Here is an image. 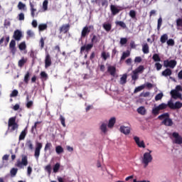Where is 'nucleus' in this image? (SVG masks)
<instances>
[{
	"label": "nucleus",
	"instance_id": "obj_37",
	"mask_svg": "<svg viewBox=\"0 0 182 182\" xmlns=\"http://www.w3.org/2000/svg\"><path fill=\"white\" fill-rule=\"evenodd\" d=\"M42 122H36L34 124V126L32 127L31 132L32 133H34L35 131H36V129L39 127V124H41Z\"/></svg>",
	"mask_w": 182,
	"mask_h": 182
},
{
	"label": "nucleus",
	"instance_id": "obj_3",
	"mask_svg": "<svg viewBox=\"0 0 182 182\" xmlns=\"http://www.w3.org/2000/svg\"><path fill=\"white\" fill-rule=\"evenodd\" d=\"M127 8L122 6H116L115 5L109 6V10L111 11L112 16H116L119 14V12Z\"/></svg>",
	"mask_w": 182,
	"mask_h": 182
},
{
	"label": "nucleus",
	"instance_id": "obj_49",
	"mask_svg": "<svg viewBox=\"0 0 182 182\" xmlns=\"http://www.w3.org/2000/svg\"><path fill=\"white\" fill-rule=\"evenodd\" d=\"M30 73L29 72L26 73V75H24V82L28 84L29 82Z\"/></svg>",
	"mask_w": 182,
	"mask_h": 182
},
{
	"label": "nucleus",
	"instance_id": "obj_56",
	"mask_svg": "<svg viewBox=\"0 0 182 182\" xmlns=\"http://www.w3.org/2000/svg\"><path fill=\"white\" fill-rule=\"evenodd\" d=\"M167 107H169L171 109H174V106H175V103L173 104V102L169 101L168 102V103L166 104Z\"/></svg>",
	"mask_w": 182,
	"mask_h": 182
},
{
	"label": "nucleus",
	"instance_id": "obj_24",
	"mask_svg": "<svg viewBox=\"0 0 182 182\" xmlns=\"http://www.w3.org/2000/svg\"><path fill=\"white\" fill-rule=\"evenodd\" d=\"M30 9H31V16L34 18L35 17V12H36V9L34 8V4L30 1Z\"/></svg>",
	"mask_w": 182,
	"mask_h": 182
},
{
	"label": "nucleus",
	"instance_id": "obj_20",
	"mask_svg": "<svg viewBox=\"0 0 182 182\" xmlns=\"http://www.w3.org/2000/svg\"><path fill=\"white\" fill-rule=\"evenodd\" d=\"M169 118V114L168 112L161 114L158 117L159 120H166V119H170Z\"/></svg>",
	"mask_w": 182,
	"mask_h": 182
},
{
	"label": "nucleus",
	"instance_id": "obj_36",
	"mask_svg": "<svg viewBox=\"0 0 182 182\" xmlns=\"http://www.w3.org/2000/svg\"><path fill=\"white\" fill-rule=\"evenodd\" d=\"M162 109H159V108H152V111L151 113L153 115L157 116L159 114H160V111H161Z\"/></svg>",
	"mask_w": 182,
	"mask_h": 182
},
{
	"label": "nucleus",
	"instance_id": "obj_23",
	"mask_svg": "<svg viewBox=\"0 0 182 182\" xmlns=\"http://www.w3.org/2000/svg\"><path fill=\"white\" fill-rule=\"evenodd\" d=\"M168 41V36H167V34H163L162 36H161V38H160L161 43L164 44Z\"/></svg>",
	"mask_w": 182,
	"mask_h": 182
},
{
	"label": "nucleus",
	"instance_id": "obj_13",
	"mask_svg": "<svg viewBox=\"0 0 182 182\" xmlns=\"http://www.w3.org/2000/svg\"><path fill=\"white\" fill-rule=\"evenodd\" d=\"M31 99V95L26 94V107L28 109H31L33 107V101L30 100Z\"/></svg>",
	"mask_w": 182,
	"mask_h": 182
},
{
	"label": "nucleus",
	"instance_id": "obj_33",
	"mask_svg": "<svg viewBox=\"0 0 182 182\" xmlns=\"http://www.w3.org/2000/svg\"><path fill=\"white\" fill-rule=\"evenodd\" d=\"M64 152V149H63V148H62V146H55V153L57 154H61L62 153H63Z\"/></svg>",
	"mask_w": 182,
	"mask_h": 182
},
{
	"label": "nucleus",
	"instance_id": "obj_41",
	"mask_svg": "<svg viewBox=\"0 0 182 182\" xmlns=\"http://www.w3.org/2000/svg\"><path fill=\"white\" fill-rule=\"evenodd\" d=\"M102 58L104 59V60H107L109 58H110V54L109 53L102 52Z\"/></svg>",
	"mask_w": 182,
	"mask_h": 182
},
{
	"label": "nucleus",
	"instance_id": "obj_27",
	"mask_svg": "<svg viewBox=\"0 0 182 182\" xmlns=\"http://www.w3.org/2000/svg\"><path fill=\"white\" fill-rule=\"evenodd\" d=\"M130 56V51L127 50L126 52L122 53V55L120 58V61L124 60Z\"/></svg>",
	"mask_w": 182,
	"mask_h": 182
},
{
	"label": "nucleus",
	"instance_id": "obj_2",
	"mask_svg": "<svg viewBox=\"0 0 182 182\" xmlns=\"http://www.w3.org/2000/svg\"><path fill=\"white\" fill-rule=\"evenodd\" d=\"M149 152H145L143 154L142 158V164H144V168L147 167L149 166V163H151L153 161V156H151V151H149Z\"/></svg>",
	"mask_w": 182,
	"mask_h": 182
},
{
	"label": "nucleus",
	"instance_id": "obj_22",
	"mask_svg": "<svg viewBox=\"0 0 182 182\" xmlns=\"http://www.w3.org/2000/svg\"><path fill=\"white\" fill-rule=\"evenodd\" d=\"M142 52H143V53H144V54H149V44L144 43V44L142 46Z\"/></svg>",
	"mask_w": 182,
	"mask_h": 182
},
{
	"label": "nucleus",
	"instance_id": "obj_62",
	"mask_svg": "<svg viewBox=\"0 0 182 182\" xmlns=\"http://www.w3.org/2000/svg\"><path fill=\"white\" fill-rule=\"evenodd\" d=\"M128 40L126 38H120V45H126Z\"/></svg>",
	"mask_w": 182,
	"mask_h": 182
},
{
	"label": "nucleus",
	"instance_id": "obj_45",
	"mask_svg": "<svg viewBox=\"0 0 182 182\" xmlns=\"http://www.w3.org/2000/svg\"><path fill=\"white\" fill-rule=\"evenodd\" d=\"M26 147L30 150L33 149V144H32V141H31V140H28V141H26Z\"/></svg>",
	"mask_w": 182,
	"mask_h": 182
},
{
	"label": "nucleus",
	"instance_id": "obj_8",
	"mask_svg": "<svg viewBox=\"0 0 182 182\" xmlns=\"http://www.w3.org/2000/svg\"><path fill=\"white\" fill-rule=\"evenodd\" d=\"M134 141H135V143L138 147L140 148H146V144H144V141H140V139L139 136H134Z\"/></svg>",
	"mask_w": 182,
	"mask_h": 182
},
{
	"label": "nucleus",
	"instance_id": "obj_47",
	"mask_svg": "<svg viewBox=\"0 0 182 182\" xmlns=\"http://www.w3.org/2000/svg\"><path fill=\"white\" fill-rule=\"evenodd\" d=\"M115 23H116V25L119 26L120 27H122L124 29L127 28V25H126V23H124V21H117Z\"/></svg>",
	"mask_w": 182,
	"mask_h": 182
},
{
	"label": "nucleus",
	"instance_id": "obj_11",
	"mask_svg": "<svg viewBox=\"0 0 182 182\" xmlns=\"http://www.w3.org/2000/svg\"><path fill=\"white\" fill-rule=\"evenodd\" d=\"M10 41V37L9 36H5L1 37V40H0V46H3V43L4 46H7L8 43H9Z\"/></svg>",
	"mask_w": 182,
	"mask_h": 182
},
{
	"label": "nucleus",
	"instance_id": "obj_46",
	"mask_svg": "<svg viewBox=\"0 0 182 182\" xmlns=\"http://www.w3.org/2000/svg\"><path fill=\"white\" fill-rule=\"evenodd\" d=\"M182 108V103L180 102H176L173 109H178Z\"/></svg>",
	"mask_w": 182,
	"mask_h": 182
},
{
	"label": "nucleus",
	"instance_id": "obj_26",
	"mask_svg": "<svg viewBox=\"0 0 182 182\" xmlns=\"http://www.w3.org/2000/svg\"><path fill=\"white\" fill-rule=\"evenodd\" d=\"M51 149H52V143H46V146H44V152H46L48 151H50V154H52Z\"/></svg>",
	"mask_w": 182,
	"mask_h": 182
},
{
	"label": "nucleus",
	"instance_id": "obj_25",
	"mask_svg": "<svg viewBox=\"0 0 182 182\" xmlns=\"http://www.w3.org/2000/svg\"><path fill=\"white\" fill-rule=\"evenodd\" d=\"M48 28V25L46 23H40L38 25V31L39 32H43Z\"/></svg>",
	"mask_w": 182,
	"mask_h": 182
},
{
	"label": "nucleus",
	"instance_id": "obj_15",
	"mask_svg": "<svg viewBox=\"0 0 182 182\" xmlns=\"http://www.w3.org/2000/svg\"><path fill=\"white\" fill-rule=\"evenodd\" d=\"M119 131L125 135L130 134V128L129 127L122 126L120 127Z\"/></svg>",
	"mask_w": 182,
	"mask_h": 182
},
{
	"label": "nucleus",
	"instance_id": "obj_60",
	"mask_svg": "<svg viewBox=\"0 0 182 182\" xmlns=\"http://www.w3.org/2000/svg\"><path fill=\"white\" fill-rule=\"evenodd\" d=\"M134 62H135V63H141V62H142V58H141V57H140V56H136V57L135 58V60H134Z\"/></svg>",
	"mask_w": 182,
	"mask_h": 182
},
{
	"label": "nucleus",
	"instance_id": "obj_12",
	"mask_svg": "<svg viewBox=\"0 0 182 182\" xmlns=\"http://www.w3.org/2000/svg\"><path fill=\"white\" fill-rule=\"evenodd\" d=\"M93 48V43H89L81 46V53L86 50L87 53L89 52Z\"/></svg>",
	"mask_w": 182,
	"mask_h": 182
},
{
	"label": "nucleus",
	"instance_id": "obj_64",
	"mask_svg": "<svg viewBox=\"0 0 182 182\" xmlns=\"http://www.w3.org/2000/svg\"><path fill=\"white\" fill-rule=\"evenodd\" d=\"M23 165V156H21V161H17V167H21Z\"/></svg>",
	"mask_w": 182,
	"mask_h": 182
},
{
	"label": "nucleus",
	"instance_id": "obj_43",
	"mask_svg": "<svg viewBox=\"0 0 182 182\" xmlns=\"http://www.w3.org/2000/svg\"><path fill=\"white\" fill-rule=\"evenodd\" d=\"M127 74H124L122 77H120V82H122V85H124L127 83Z\"/></svg>",
	"mask_w": 182,
	"mask_h": 182
},
{
	"label": "nucleus",
	"instance_id": "obj_40",
	"mask_svg": "<svg viewBox=\"0 0 182 182\" xmlns=\"http://www.w3.org/2000/svg\"><path fill=\"white\" fill-rule=\"evenodd\" d=\"M155 108L164 110L167 108V105L165 103H161V105H159V106H156Z\"/></svg>",
	"mask_w": 182,
	"mask_h": 182
},
{
	"label": "nucleus",
	"instance_id": "obj_14",
	"mask_svg": "<svg viewBox=\"0 0 182 182\" xmlns=\"http://www.w3.org/2000/svg\"><path fill=\"white\" fill-rule=\"evenodd\" d=\"M68 31H70V24L62 25V26L60 27V33H63L64 34H66Z\"/></svg>",
	"mask_w": 182,
	"mask_h": 182
},
{
	"label": "nucleus",
	"instance_id": "obj_55",
	"mask_svg": "<svg viewBox=\"0 0 182 182\" xmlns=\"http://www.w3.org/2000/svg\"><path fill=\"white\" fill-rule=\"evenodd\" d=\"M176 26L182 28V18L176 19Z\"/></svg>",
	"mask_w": 182,
	"mask_h": 182
},
{
	"label": "nucleus",
	"instance_id": "obj_17",
	"mask_svg": "<svg viewBox=\"0 0 182 182\" xmlns=\"http://www.w3.org/2000/svg\"><path fill=\"white\" fill-rule=\"evenodd\" d=\"M173 74V71L170 68H166L162 72L161 75L163 77H170Z\"/></svg>",
	"mask_w": 182,
	"mask_h": 182
},
{
	"label": "nucleus",
	"instance_id": "obj_59",
	"mask_svg": "<svg viewBox=\"0 0 182 182\" xmlns=\"http://www.w3.org/2000/svg\"><path fill=\"white\" fill-rule=\"evenodd\" d=\"M60 121L61 122L62 126H63V127H65V118H64V117L60 116Z\"/></svg>",
	"mask_w": 182,
	"mask_h": 182
},
{
	"label": "nucleus",
	"instance_id": "obj_29",
	"mask_svg": "<svg viewBox=\"0 0 182 182\" xmlns=\"http://www.w3.org/2000/svg\"><path fill=\"white\" fill-rule=\"evenodd\" d=\"M176 66V60H168V68L173 69Z\"/></svg>",
	"mask_w": 182,
	"mask_h": 182
},
{
	"label": "nucleus",
	"instance_id": "obj_38",
	"mask_svg": "<svg viewBox=\"0 0 182 182\" xmlns=\"http://www.w3.org/2000/svg\"><path fill=\"white\" fill-rule=\"evenodd\" d=\"M16 173H18V168H13L10 171L11 177H15Z\"/></svg>",
	"mask_w": 182,
	"mask_h": 182
},
{
	"label": "nucleus",
	"instance_id": "obj_54",
	"mask_svg": "<svg viewBox=\"0 0 182 182\" xmlns=\"http://www.w3.org/2000/svg\"><path fill=\"white\" fill-rule=\"evenodd\" d=\"M162 26V18L160 17L158 18V26H157V29L158 31L160 30V28H161Z\"/></svg>",
	"mask_w": 182,
	"mask_h": 182
},
{
	"label": "nucleus",
	"instance_id": "obj_4",
	"mask_svg": "<svg viewBox=\"0 0 182 182\" xmlns=\"http://www.w3.org/2000/svg\"><path fill=\"white\" fill-rule=\"evenodd\" d=\"M43 149V143L36 142V147L35 148L34 151V157L36 160H38L39 156H41V150Z\"/></svg>",
	"mask_w": 182,
	"mask_h": 182
},
{
	"label": "nucleus",
	"instance_id": "obj_7",
	"mask_svg": "<svg viewBox=\"0 0 182 182\" xmlns=\"http://www.w3.org/2000/svg\"><path fill=\"white\" fill-rule=\"evenodd\" d=\"M21 37H23V33L19 30H16L13 33V38H14V41H21Z\"/></svg>",
	"mask_w": 182,
	"mask_h": 182
},
{
	"label": "nucleus",
	"instance_id": "obj_28",
	"mask_svg": "<svg viewBox=\"0 0 182 182\" xmlns=\"http://www.w3.org/2000/svg\"><path fill=\"white\" fill-rule=\"evenodd\" d=\"M152 60H154V61L156 62V63L161 62V58H160V56L159 55V54L154 53V54L152 55Z\"/></svg>",
	"mask_w": 182,
	"mask_h": 182
},
{
	"label": "nucleus",
	"instance_id": "obj_5",
	"mask_svg": "<svg viewBox=\"0 0 182 182\" xmlns=\"http://www.w3.org/2000/svg\"><path fill=\"white\" fill-rule=\"evenodd\" d=\"M172 137L174 138L173 143L176 144H182V136L178 132L172 133Z\"/></svg>",
	"mask_w": 182,
	"mask_h": 182
},
{
	"label": "nucleus",
	"instance_id": "obj_31",
	"mask_svg": "<svg viewBox=\"0 0 182 182\" xmlns=\"http://www.w3.org/2000/svg\"><path fill=\"white\" fill-rule=\"evenodd\" d=\"M59 169H60V164L55 163V166H53V171L55 173H58Z\"/></svg>",
	"mask_w": 182,
	"mask_h": 182
},
{
	"label": "nucleus",
	"instance_id": "obj_21",
	"mask_svg": "<svg viewBox=\"0 0 182 182\" xmlns=\"http://www.w3.org/2000/svg\"><path fill=\"white\" fill-rule=\"evenodd\" d=\"M115 123H116V118L114 117L110 118L108 123V127L109 129L112 128L114 126Z\"/></svg>",
	"mask_w": 182,
	"mask_h": 182
},
{
	"label": "nucleus",
	"instance_id": "obj_30",
	"mask_svg": "<svg viewBox=\"0 0 182 182\" xmlns=\"http://www.w3.org/2000/svg\"><path fill=\"white\" fill-rule=\"evenodd\" d=\"M136 112L139 113L141 115H144L146 114V108L141 106L136 109Z\"/></svg>",
	"mask_w": 182,
	"mask_h": 182
},
{
	"label": "nucleus",
	"instance_id": "obj_48",
	"mask_svg": "<svg viewBox=\"0 0 182 182\" xmlns=\"http://www.w3.org/2000/svg\"><path fill=\"white\" fill-rule=\"evenodd\" d=\"M162 98H163V93L161 92L156 95V97H154V100L158 102L159 100H161Z\"/></svg>",
	"mask_w": 182,
	"mask_h": 182
},
{
	"label": "nucleus",
	"instance_id": "obj_50",
	"mask_svg": "<svg viewBox=\"0 0 182 182\" xmlns=\"http://www.w3.org/2000/svg\"><path fill=\"white\" fill-rule=\"evenodd\" d=\"M48 78V74L46 73L45 71H42L40 73V79H47Z\"/></svg>",
	"mask_w": 182,
	"mask_h": 182
},
{
	"label": "nucleus",
	"instance_id": "obj_44",
	"mask_svg": "<svg viewBox=\"0 0 182 182\" xmlns=\"http://www.w3.org/2000/svg\"><path fill=\"white\" fill-rule=\"evenodd\" d=\"M48 1L44 0L43 4L42 5V9H43V11H48Z\"/></svg>",
	"mask_w": 182,
	"mask_h": 182
},
{
	"label": "nucleus",
	"instance_id": "obj_35",
	"mask_svg": "<svg viewBox=\"0 0 182 182\" xmlns=\"http://www.w3.org/2000/svg\"><path fill=\"white\" fill-rule=\"evenodd\" d=\"M34 36L35 34L32 31L28 30V31H26V39L32 38Z\"/></svg>",
	"mask_w": 182,
	"mask_h": 182
},
{
	"label": "nucleus",
	"instance_id": "obj_53",
	"mask_svg": "<svg viewBox=\"0 0 182 182\" xmlns=\"http://www.w3.org/2000/svg\"><path fill=\"white\" fill-rule=\"evenodd\" d=\"M18 95V91L16 90H14L12 91V92H11L10 94V97H17Z\"/></svg>",
	"mask_w": 182,
	"mask_h": 182
},
{
	"label": "nucleus",
	"instance_id": "obj_10",
	"mask_svg": "<svg viewBox=\"0 0 182 182\" xmlns=\"http://www.w3.org/2000/svg\"><path fill=\"white\" fill-rule=\"evenodd\" d=\"M170 95H171L172 98H173L174 100H176V99L182 100V95L178 91L171 90L170 92Z\"/></svg>",
	"mask_w": 182,
	"mask_h": 182
},
{
	"label": "nucleus",
	"instance_id": "obj_51",
	"mask_svg": "<svg viewBox=\"0 0 182 182\" xmlns=\"http://www.w3.org/2000/svg\"><path fill=\"white\" fill-rule=\"evenodd\" d=\"M166 43L168 46H174V40L173 38H169L167 41Z\"/></svg>",
	"mask_w": 182,
	"mask_h": 182
},
{
	"label": "nucleus",
	"instance_id": "obj_42",
	"mask_svg": "<svg viewBox=\"0 0 182 182\" xmlns=\"http://www.w3.org/2000/svg\"><path fill=\"white\" fill-rule=\"evenodd\" d=\"M99 42V38L97 36L93 35L92 38H91V44L97 43Z\"/></svg>",
	"mask_w": 182,
	"mask_h": 182
},
{
	"label": "nucleus",
	"instance_id": "obj_18",
	"mask_svg": "<svg viewBox=\"0 0 182 182\" xmlns=\"http://www.w3.org/2000/svg\"><path fill=\"white\" fill-rule=\"evenodd\" d=\"M162 124L166 127H172L173 124V120L171 119H166L162 121Z\"/></svg>",
	"mask_w": 182,
	"mask_h": 182
},
{
	"label": "nucleus",
	"instance_id": "obj_63",
	"mask_svg": "<svg viewBox=\"0 0 182 182\" xmlns=\"http://www.w3.org/2000/svg\"><path fill=\"white\" fill-rule=\"evenodd\" d=\"M32 173V168L31 166H28V169L26 170V175L30 177Z\"/></svg>",
	"mask_w": 182,
	"mask_h": 182
},
{
	"label": "nucleus",
	"instance_id": "obj_1",
	"mask_svg": "<svg viewBox=\"0 0 182 182\" xmlns=\"http://www.w3.org/2000/svg\"><path fill=\"white\" fill-rule=\"evenodd\" d=\"M16 117H12L11 118H9L8 130L10 132L16 131V129H17L18 127V124L16 122Z\"/></svg>",
	"mask_w": 182,
	"mask_h": 182
},
{
	"label": "nucleus",
	"instance_id": "obj_34",
	"mask_svg": "<svg viewBox=\"0 0 182 182\" xmlns=\"http://www.w3.org/2000/svg\"><path fill=\"white\" fill-rule=\"evenodd\" d=\"M102 27H104L105 31L109 32L111 31L112 26L110 23H104V25H102Z\"/></svg>",
	"mask_w": 182,
	"mask_h": 182
},
{
	"label": "nucleus",
	"instance_id": "obj_9",
	"mask_svg": "<svg viewBox=\"0 0 182 182\" xmlns=\"http://www.w3.org/2000/svg\"><path fill=\"white\" fill-rule=\"evenodd\" d=\"M46 69L52 65V59L50 58V54H46V59L44 60Z\"/></svg>",
	"mask_w": 182,
	"mask_h": 182
},
{
	"label": "nucleus",
	"instance_id": "obj_19",
	"mask_svg": "<svg viewBox=\"0 0 182 182\" xmlns=\"http://www.w3.org/2000/svg\"><path fill=\"white\" fill-rule=\"evenodd\" d=\"M108 73H109V75H111L112 77H114L115 76V73H116V68L114 66H108Z\"/></svg>",
	"mask_w": 182,
	"mask_h": 182
},
{
	"label": "nucleus",
	"instance_id": "obj_39",
	"mask_svg": "<svg viewBox=\"0 0 182 182\" xmlns=\"http://www.w3.org/2000/svg\"><path fill=\"white\" fill-rule=\"evenodd\" d=\"M100 131H102V133L106 134L107 124L105 123H102V125H100Z\"/></svg>",
	"mask_w": 182,
	"mask_h": 182
},
{
	"label": "nucleus",
	"instance_id": "obj_16",
	"mask_svg": "<svg viewBox=\"0 0 182 182\" xmlns=\"http://www.w3.org/2000/svg\"><path fill=\"white\" fill-rule=\"evenodd\" d=\"M144 70V66L141 65L136 68L135 70L133 71V74H142Z\"/></svg>",
	"mask_w": 182,
	"mask_h": 182
},
{
	"label": "nucleus",
	"instance_id": "obj_57",
	"mask_svg": "<svg viewBox=\"0 0 182 182\" xmlns=\"http://www.w3.org/2000/svg\"><path fill=\"white\" fill-rule=\"evenodd\" d=\"M45 170L46 172L48 173V174H50V173H52V167L50 166V164L46 166Z\"/></svg>",
	"mask_w": 182,
	"mask_h": 182
},
{
	"label": "nucleus",
	"instance_id": "obj_58",
	"mask_svg": "<svg viewBox=\"0 0 182 182\" xmlns=\"http://www.w3.org/2000/svg\"><path fill=\"white\" fill-rule=\"evenodd\" d=\"M129 17L132 18H136V11L134 10L129 11Z\"/></svg>",
	"mask_w": 182,
	"mask_h": 182
},
{
	"label": "nucleus",
	"instance_id": "obj_32",
	"mask_svg": "<svg viewBox=\"0 0 182 182\" xmlns=\"http://www.w3.org/2000/svg\"><path fill=\"white\" fill-rule=\"evenodd\" d=\"M146 87L145 85H142L141 86H138L135 88L134 90V94H136L137 92H139L141 90H144V89Z\"/></svg>",
	"mask_w": 182,
	"mask_h": 182
},
{
	"label": "nucleus",
	"instance_id": "obj_52",
	"mask_svg": "<svg viewBox=\"0 0 182 182\" xmlns=\"http://www.w3.org/2000/svg\"><path fill=\"white\" fill-rule=\"evenodd\" d=\"M154 67H156V70H161L162 69V65L160 63H154Z\"/></svg>",
	"mask_w": 182,
	"mask_h": 182
},
{
	"label": "nucleus",
	"instance_id": "obj_61",
	"mask_svg": "<svg viewBox=\"0 0 182 182\" xmlns=\"http://www.w3.org/2000/svg\"><path fill=\"white\" fill-rule=\"evenodd\" d=\"M9 48H16V40H11Z\"/></svg>",
	"mask_w": 182,
	"mask_h": 182
},
{
	"label": "nucleus",
	"instance_id": "obj_6",
	"mask_svg": "<svg viewBox=\"0 0 182 182\" xmlns=\"http://www.w3.org/2000/svg\"><path fill=\"white\" fill-rule=\"evenodd\" d=\"M90 29H93L92 26H85L82 28L81 38H85L89 34V33H90Z\"/></svg>",
	"mask_w": 182,
	"mask_h": 182
}]
</instances>
